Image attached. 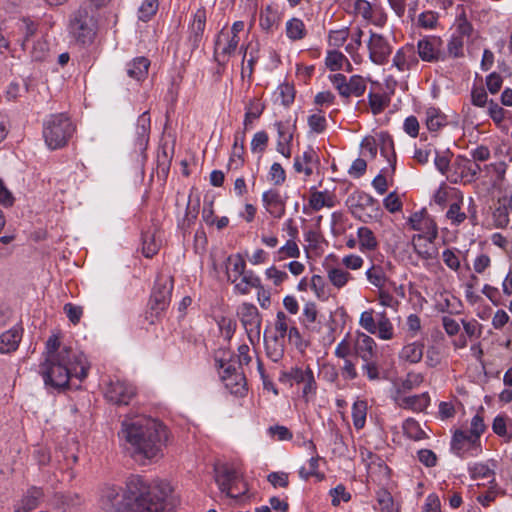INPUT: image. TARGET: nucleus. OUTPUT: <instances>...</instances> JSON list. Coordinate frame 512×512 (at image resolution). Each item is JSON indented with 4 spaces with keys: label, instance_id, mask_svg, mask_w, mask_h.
Returning a JSON list of instances; mask_svg holds the SVG:
<instances>
[{
    "label": "nucleus",
    "instance_id": "nucleus-51",
    "mask_svg": "<svg viewBox=\"0 0 512 512\" xmlns=\"http://www.w3.org/2000/svg\"><path fill=\"white\" fill-rule=\"evenodd\" d=\"M348 63L347 57L340 51H328L325 58V65L330 71H339L343 65Z\"/></svg>",
    "mask_w": 512,
    "mask_h": 512
},
{
    "label": "nucleus",
    "instance_id": "nucleus-32",
    "mask_svg": "<svg viewBox=\"0 0 512 512\" xmlns=\"http://www.w3.org/2000/svg\"><path fill=\"white\" fill-rule=\"evenodd\" d=\"M22 339V329L13 327L0 335V353H11L17 350Z\"/></svg>",
    "mask_w": 512,
    "mask_h": 512
},
{
    "label": "nucleus",
    "instance_id": "nucleus-25",
    "mask_svg": "<svg viewBox=\"0 0 512 512\" xmlns=\"http://www.w3.org/2000/svg\"><path fill=\"white\" fill-rule=\"evenodd\" d=\"M318 155L313 147L308 146L307 149L298 155L294 159L293 167L297 173H304L305 176L309 177L313 173L312 165L318 163Z\"/></svg>",
    "mask_w": 512,
    "mask_h": 512
},
{
    "label": "nucleus",
    "instance_id": "nucleus-47",
    "mask_svg": "<svg viewBox=\"0 0 512 512\" xmlns=\"http://www.w3.org/2000/svg\"><path fill=\"white\" fill-rule=\"evenodd\" d=\"M403 432L411 440L419 441L427 437L420 424L413 418H408L403 423Z\"/></svg>",
    "mask_w": 512,
    "mask_h": 512
},
{
    "label": "nucleus",
    "instance_id": "nucleus-64",
    "mask_svg": "<svg viewBox=\"0 0 512 512\" xmlns=\"http://www.w3.org/2000/svg\"><path fill=\"white\" fill-rule=\"evenodd\" d=\"M267 433L269 436L278 441H288L293 438V433L283 425L270 426L267 429Z\"/></svg>",
    "mask_w": 512,
    "mask_h": 512
},
{
    "label": "nucleus",
    "instance_id": "nucleus-22",
    "mask_svg": "<svg viewBox=\"0 0 512 512\" xmlns=\"http://www.w3.org/2000/svg\"><path fill=\"white\" fill-rule=\"evenodd\" d=\"M354 352L362 361L378 358L377 344L375 340L371 336L362 332L357 334L354 344Z\"/></svg>",
    "mask_w": 512,
    "mask_h": 512
},
{
    "label": "nucleus",
    "instance_id": "nucleus-26",
    "mask_svg": "<svg viewBox=\"0 0 512 512\" xmlns=\"http://www.w3.org/2000/svg\"><path fill=\"white\" fill-rule=\"evenodd\" d=\"M231 283L234 285V292L240 295L249 294L253 288L263 290L260 278L252 270H248L236 282Z\"/></svg>",
    "mask_w": 512,
    "mask_h": 512
},
{
    "label": "nucleus",
    "instance_id": "nucleus-48",
    "mask_svg": "<svg viewBox=\"0 0 512 512\" xmlns=\"http://www.w3.org/2000/svg\"><path fill=\"white\" fill-rule=\"evenodd\" d=\"M160 244L156 241L155 234L147 231L142 234V252L146 258L153 257L159 250Z\"/></svg>",
    "mask_w": 512,
    "mask_h": 512
},
{
    "label": "nucleus",
    "instance_id": "nucleus-1",
    "mask_svg": "<svg viewBox=\"0 0 512 512\" xmlns=\"http://www.w3.org/2000/svg\"><path fill=\"white\" fill-rule=\"evenodd\" d=\"M42 358L38 372L48 388L62 390L68 387L71 378L81 382L88 376L90 364L84 353L61 345L56 334L47 339Z\"/></svg>",
    "mask_w": 512,
    "mask_h": 512
},
{
    "label": "nucleus",
    "instance_id": "nucleus-34",
    "mask_svg": "<svg viewBox=\"0 0 512 512\" xmlns=\"http://www.w3.org/2000/svg\"><path fill=\"white\" fill-rule=\"evenodd\" d=\"M150 116L148 112L142 113L138 119L136 124V145L139 150L143 151L146 149L148 141H149V133H150Z\"/></svg>",
    "mask_w": 512,
    "mask_h": 512
},
{
    "label": "nucleus",
    "instance_id": "nucleus-33",
    "mask_svg": "<svg viewBox=\"0 0 512 512\" xmlns=\"http://www.w3.org/2000/svg\"><path fill=\"white\" fill-rule=\"evenodd\" d=\"M301 323L304 327L312 332H318L320 330V321L318 320V309L314 302H307L302 311L300 317Z\"/></svg>",
    "mask_w": 512,
    "mask_h": 512
},
{
    "label": "nucleus",
    "instance_id": "nucleus-43",
    "mask_svg": "<svg viewBox=\"0 0 512 512\" xmlns=\"http://www.w3.org/2000/svg\"><path fill=\"white\" fill-rule=\"evenodd\" d=\"M307 29L304 22L299 18H291L286 22V36L291 41H299L306 37Z\"/></svg>",
    "mask_w": 512,
    "mask_h": 512
},
{
    "label": "nucleus",
    "instance_id": "nucleus-4",
    "mask_svg": "<svg viewBox=\"0 0 512 512\" xmlns=\"http://www.w3.org/2000/svg\"><path fill=\"white\" fill-rule=\"evenodd\" d=\"M75 130L74 123L66 113L51 114L43 121V138L51 150L65 147Z\"/></svg>",
    "mask_w": 512,
    "mask_h": 512
},
{
    "label": "nucleus",
    "instance_id": "nucleus-23",
    "mask_svg": "<svg viewBox=\"0 0 512 512\" xmlns=\"http://www.w3.org/2000/svg\"><path fill=\"white\" fill-rule=\"evenodd\" d=\"M222 377L226 387L232 394L243 396L246 393L245 377L242 373H237L236 368L232 364L224 368Z\"/></svg>",
    "mask_w": 512,
    "mask_h": 512
},
{
    "label": "nucleus",
    "instance_id": "nucleus-21",
    "mask_svg": "<svg viewBox=\"0 0 512 512\" xmlns=\"http://www.w3.org/2000/svg\"><path fill=\"white\" fill-rule=\"evenodd\" d=\"M419 64V57L413 45H405L395 53L393 57V66L400 72H406L416 69Z\"/></svg>",
    "mask_w": 512,
    "mask_h": 512
},
{
    "label": "nucleus",
    "instance_id": "nucleus-27",
    "mask_svg": "<svg viewBox=\"0 0 512 512\" xmlns=\"http://www.w3.org/2000/svg\"><path fill=\"white\" fill-rule=\"evenodd\" d=\"M150 61L146 57H136L126 64V72L129 78L141 82L148 76Z\"/></svg>",
    "mask_w": 512,
    "mask_h": 512
},
{
    "label": "nucleus",
    "instance_id": "nucleus-53",
    "mask_svg": "<svg viewBox=\"0 0 512 512\" xmlns=\"http://www.w3.org/2000/svg\"><path fill=\"white\" fill-rule=\"evenodd\" d=\"M158 0H144L138 9V19L147 22L154 16L158 10Z\"/></svg>",
    "mask_w": 512,
    "mask_h": 512
},
{
    "label": "nucleus",
    "instance_id": "nucleus-62",
    "mask_svg": "<svg viewBox=\"0 0 512 512\" xmlns=\"http://www.w3.org/2000/svg\"><path fill=\"white\" fill-rule=\"evenodd\" d=\"M446 217L451 221V224L459 226L465 221L467 215L461 211L460 203L454 202L449 206Z\"/></svg>",
    "mask_w": 512,
    "mask_h": 512
},
{
    "label": "nucleus",
    "instance_id": "nucleus-28",
    "mask_svg": "<svg viewBox=\"0 0 512 512\" xmlns=\"http://www.w3.org/2000/svg\"><path fill=\"white\" fill-rule=\"evenodd\" d=\"M456 164L465 183L475 181L482 170L477 162L464 156H458L456 158Z\"/></svg>",
    "mask_w": 512,
    "mask_h": 512
},
{
    "label": "nucleus",
    "instance_id": "nucleus-5",
    "mask_svg": "<svg viewBox=\"0 0 512 512\" xmlns=\"http://www.w3.org/2000/svg\"><path fill=\"white\" fill-rule=\"evenodd\" d=\"M214 479L221 493L235 502L243 501L248 492V485L238 471L227 464L214 468Z\"/></svg>",
    "mask_w": 512,
    "mask_h": 512
},
{
    "label": "nucleus",
    "instance_id": "nucleus-16",
    "mask_svg": "<svg viewBox=\"0 0 512 512\" xmlns=\"http://www.w3.org/2000/svg\"><path fill=\"white\" fill-rule=\"evenodd\" d=\"M408 223L413 230L420 232L418 235H422L429 243H432L438 236L437 225L425 209L413 213L409 217Z\"/></svg>",
    "mask_w": 512,
    "mask_h": 512
},
{
    "label": "nucleus",
    "instance_id": "nucleus-52",
    "mask_svg": "<svg viewBox=\"0 0 512 512\" xmlns=\"http://www.w3.org/2000/svg\"><path fill=\"white\" fill-rule=\"evenodd\" d=\"M328 279L336 288L340 289L352 279V276L342 268H332L328 270Z\"/></svg>",
    "mask_w": 512,
    "mask_h": 512
},
{
    "label": "nucleus",
    "instance_id": "nucleus-12",
    "mask_svg": "<svg viewBox=\"0 0 512 512\" xmlns=\"http://www.w3.org/2000/svg\"><path fill=\"white\" fill-rule=\"evenodd\" d=\"M173 290V278L158 277L149 300V306L156 315L160 314L170 304Z\"/></svg>",
    "mask_w": 512,
    "mask_h": 512
},
{
    "label": "nucleus",
    "instance_id": "nucleus-37",
    "mask_svg": "<svg viewBox=\"0 0 512 512\" xmlns=\"http://www.w3.org/2000/svg\"><path fill=\"white\" fill-rule=\"evenodd\" d=\"M500 205L495 208L492 214L494 225L497 228H506L510 222L509 219V207L512 208V195L508 197H504L499 201Z\"/></svg>",
    "mask_w": 512,
    "mask_h": 512
},
{
    "label": "nucleus",
    "instance_id": "nucleus-38",
    "mask_svg": "<svg viewBox=\"0 0 512 512\" xmlns=\"http://www.w3.org/2000/svg\"><path fill=\"white\" fill-rule=\"evenodd\" d=\"M424 352V344L420 342H413L405 345L400 353L399 358L402 361L410 364H416L421 361Z\"/></svg>",
    "mask_w": 512,
    "mask_h": 512
},
{
    "label": "nucleus",
    "instance_id": "nucleus-35",
    "mask_svg": "<svg viewBox=\"0 0 512 512\" xmlns=\"http://www.w3.org/2000/svg\"><path fill=\"white\" fill-rule=\"evenodd\" d=\"M496 461L491 460L487 463H475L469 467V474L472 479H490V483H495Z\"/></svg>",
    "mask_w": 512,
    "mask_h": 512
},
{
    "label": "nucleus",
    "instance_id": "nucleus-8",
    "mask_svg": "<svg viewBox=\"0 0 512 512\" xmlns=\"http://www.w3.org/2000/svg\"><path fill=\"white\" fill-rule=\"evenodd\" d=\"M359 325L382 340H391L394 337L393 324L385 311L378 313L376 318L373 309L363 311L359 318Z\"/></svg>",
    "mask_w": 512,
    "mask_h": 512
},
{
    "label": "nucleus",
    "instance_id": "nucleus-2",
    "mask_svg": "<svg viewBox=\"0 0 512 512\" xmlns=\"http://www.w3.org/2000/svg\"><path fill=\"white\" fill-rule=\"evenodd\" d=\"M118 437L123 448L134 459H153L160 455L168 435L160 421L135 416L122 421Z\"/></svg>",
    "mask_w": 512,
    "mask_h": 512
},
{
    "label": "nucleus",
    "instance_id": "nucleus-11",
    "mask_svg": "<svg viewBox=\"0 0 512 512\" xmlns=\"http://www.w3.org/2000/svg\"><path fill=\"white\" fill-rule=\"evenodd\" d=\"M418 57L429 63L444 62V42L440 36L426 35L417 42Z\"/></svg>",
    "mask_w": 512,
    "mask_h": 512
},
{
    "label": "nucleus",
    "instance_id": "nucleus-18",
    "mask_svg": "<svg viewBox=\"0 0 512 512\" xmlns=\"http://www.w3.org/2000/svg\"><path fill=\"white\" fill-rule=\"evenodd\" d=\"M369 58L377 65H383L388 61L392 52L388 40L381 34L370 32L368 41Z\"/></svg>",
    "mask_w": 512,
    "mask_h": 512
},
{
    "label": "nucleus",
    "instance_id": "nucleus-40",
    "mask_svg": "<svg viewBox=\"0 0 512 512\" xmlns=\"http://www.w3.org/2000/svg\"><path fill=\"white\" fill-rule=\"evenodd\" d=\"M368 104L373 115L381 114L390 104V95L383 92H372L368 93Z\"/></svg>",
    "mask_w": 512,
    "mask_h": 512
},
{
    "label": "nucleus",
    "instance_id": "nucleus-13",
    "mask_svg": "<svg viewBox=\"0 0 512 512\" xmlns=\"http://www.w3.org/2000/svg\"><path fill=\"white\" fill-rule=\"evenodd\" d=\"M451 450L459 457L476 456L481 452V441L466 430H456L452 436Z\"/></svg>",
    "mask_w": 512,
    "mask_h": 512
},
{
    "label": "nucleus",
    "instance_id": "nucleus-54",
    "mask_svg": "<svg viewBox=\"0 0 512 512\" xmlns=\"http://www.w3.org/2000/svg\"><path fill=\"white\" fill-rule=\"evenodd\" d=\"M377 506L375 507L380 512H394L393 498L385 489H380L376 493Z\"/></svg>",
    "mask_w": 512,
    "mask_h": 512
},
{
    "label": "nucleus",
    "instance_id": "nucleus-9",
    "mask_svg": "<svg viewBox=\"0 0 512 512\" xmlns=\"http://www.w3.org/2000/svg\"><path fill=\"white\" fill-rule=\"evenodd\" d=\"M328 79L346 103L351 97L363 96L367 88L366 80L360 75L347 78L344 74L336 73L329 75Z\"/></svg>",
    "mask_w": 512,
    "mask_h": 512
},
{
    "label": "nucleus",
    "instance_id": "nucleus-36",
    "mask_svg": "<svg viewBox=\"0 0 512 512\" xmlns=\"http://www.w3.org/2000/svg\"><path fill=\"white\" fill-rule=\"evenodd\" d=\"M280 22V13L278 9L272 5H267L260 11L259 25L260 27L269 32L278 26Z\"/></svg>",
    "mask_w": 512,
    "mask_h": 512
},
{
    "label": "nucleus",
    "instance_id": "nucleus-6",
    "mask_svg": "<svg viewBox=\"0 0 512 512\" xmlns=\"http://www.w3.org/2000/svg\"><path fill=\"white\" fill-rule=\"evenodd\" d=\"M69 32L80 42L86 43L93 39L96 19L92 7L81 5L74 11L69 20Z\"/></svg>",
    "mask_w": 512,
    "mask_h": 512
},
{
    "label": "nucleus",
    "instance_id": "nucleus-30",
    "mask_svg": "<svg viewBox=\"0 0 512 512\" xmlns=\"http://www.w3.org/2000/svg\"><path fill=\"white\" fill-rule=\"evenodd\" d=\"M396 401L397 404L404 409H409L414 412H421L424 411L429 406L430 397L428 393L425 392L418 395L396 398Z\"/></svg>",
    "mask_w": 512,
    "mask_h": 512
},
{
    "label": "nucleus",
    "instance_id": "nucleus-58",
    "mask_svg": "<svg viewBox=\"0 0 512 512\" xmlns=\"http://www.w3.org/2000/svg\"><path fill=\"white\" fill-rule=\"evenodd\" d=\"M269 142V136L266 131H258L254 134L250 148L253 153H260L262 154L268 145Z\"/></svg>",
    "mask_w": 512,
    "mask_h": 512
},
{
    "label": "nucleus",
    "instance_id": "nucleus-50",
    "mask_svg": "<svg viewBox=\"0 0 512 512\" xmlns=\"http://www.w3.org/2000/svg\"><path fill=\"white\" fill-rule=\"evenodd\" d=\"M264 111V105L259 103L256 99L249 102L246 107L243 125L245 129H249L253 120L258 119Z\"/></svg>",
    "mask_w": 512,
    "mask_h": 512
},
{
    "label": "nucleus",
    "instance_id": "nucleus-56",
    "mask_svg": "<svg viewBox=\"0 0 512 512\" xmlns=\"http://www.w3.org/2000/svg\"><path fill=\"white\" fill-rule=\"evenodd\" d=\"M276 93L285 107H289L295 100V88L289 83H282L277 87Z\"/></svg>",
    "mask_w": 512,
    "mask_h": 512
},
{
    "label": "nucleus",
    "instance_id": "nucleus-49",
    "mask_svg": "<svg viewBox=\"0 0 512 512\" xmlns=\"http://www.w3.org/2000/svg\"><path fill=\"white\" fill-rule=\"evenodd\" d=\"M360 249L374 250L377 247V241L372 230L368 227H360L357 231Z\"/></svg>",
    "mask_w": 512,
    "mask_h": 512
},
{
    "label": "nucleus",
    "instance_id": "nucleus-31",
    "mask_svg": "<svg viewBox=\"0 0 512 512\" xmlns=\"http://www.w3.org/2000/svg\"><path fill=\"white\" fill-rule=\"evenodd\" d=\"M226 270H227V279L230 282H236L240 278V276L246 273V262L243 256L239 253L229 255L226 258Z\"/></svg>",
    "mask_w": 512,
    "mask_h": 512
},
{
    "label": "nucleus",
    "instance_id": "nucleus-61",
    "mask_svg": "<svg viewBox=\"0 0 512 512\" xmlns=\"http://www.w3.org/2000/svg\"><path fill=\"white\" fill-rule=\"evenodd\" d=\"M438 18V13L434 11L422 12L418 16V26L427 30L435 29L438 25Z\"/></svg>",
    "mask_w": 512,
    "mask_h": 512
},
{
    "label": "nucleus",
    "instance_id": "nucleus-19",
    "mask_svg": "<svg viewBox=\"0 0 512 512\" xmlns=\"http://www.w3.org/2000/svg\"><path fill=\"white\" fill-rule=\"evenodd\" d=\"M286 376L297 384H304L302 393L306 399L316 395L317 383L309 366L306 368L293 367L286 373Z\"/></svg>",
    "mask_w": 512,
    "mask_h": 512
},
{
    "label": "nucleus",
    "instance_id": "nucleus-3",
    "mask_svg": "<svg viewBox=\"0 0 512 512\" xmlns=\"http://www.w3.org/2000/svg\"><path fill=\"white\" fill-rule=\"evenodd\" d=\"M172 487L165 480L147 484L139 475H131L126 482L124 497L128 512H166Z\"/></svg>",
    "mask_w": 512,
    "mask_h": 512
},
{
    "label": "nucleus",
    "instance_id": "nucleus-15",
    "mask_svg": "<svg viewBox=\"0 0 512 512\" xmlns=\"http://www.w3.org/2000/svg\"><path fill=\"white\" fill-rule=\"evenodd\" d=\"M237 315L243 325L248 337L260 336L262 317L258 311V308L251 303H242L238 310Z\"/></svg>",
    "mask_w": 512,
    "mask_h": 512
},
{
    "label": "nucleus",
    "instance_id": "nucleus-45",
    "mask_svg": "<svg viewBox=\"0 0 512 512\" xmlns=\"http://www.w3.org/2000/svg\"><path fill=\"white\" fill-rule=\"evenodd\" d=\"M432 243H429L426 238L422 235H415L412 239V245L414 251L425 260L434 258V249L431 247Z\"/></svg>",
    "mask_w": 512,
    "mask_h": 512
},
{
    "label": "nucleus",
    "instance_id": "nucleus-57",
    "mask_svg": "<svg viewBox=\"0 0 512 512\" xmlns=\"http://www.w3.org/2000/svg\"><path fill=\"white\" fill-rule=\"evenodd\" d=\"M245 148L241 146L232 147L231 154L228 160L227 168L229 170H238L244 166L245 163Z\"/></svg>",
    "mask_w": 512,
    "mask_h": 512
},
{
    "label": "nucleus",
    "instance_id": "nucleus-17",
    "mask_svg": "<svg viewBox=\"0 0 512 512\" xmlns=\"http://www.w3.org/2000/svg\"><path fill=\"white\" fill-rule=\"evenodd\" d=\"M239 44V36L230 35L229 31L224 28L218 33L215 46H214V60L219 66L224 67L226 65L225 60H221L220 56H231L236 51Z\"/></svg>",
    "mask_w": 512,
    "mask_h": 512
},
{
    "label": "nucleus",
    "instance_id": "nucleus-41",
    "mask_svg": "<svg viewBox=\"0 0 512 512\" xmlns=\"http://www.w3.org/2000/svg\"><path fill=\"white\" fill-rule=\"evenodd\" d=\"M43 497L44 492L42 488L35 486L29 488L21 501L23 511L30 512L37 508L43 500Z\"/></svg>",
    "mask_w": 512,
    "mask_h": 512
},
{
    "label": "nucleus",
    "instance_id": "nucleus-59",
    "mask_svg": "<svg viewBox=\"0 0 512 512\" xmlns=\"http://www.w3.org/2000/svg\"><path fill=\"white\" fill-rule=\"evenodd\" d=\"M289 322L290 319L287 317V315L282 311H278L275 321V330L277 335L274 337H278L279 340L284 341L285 337L287 336V332L290 329Z\"/></svg>",
    "mask_w": 512,
    "mask_h": 512
},
{
    "label": "nucleus",
    "instance_id": "nucleus-14",
    "mask_svg": "<svg viewBox=\"0 0 512 512\" xmlns=\"http://www.w3.org/2000/svg\"><path fill=\"white\" fill-rule=\"evenodd\" d=\"M99 507L101 512H128L127 501L115 485H105L101 489Z\"/></svg>",
    "mask_w": 512,
    "mask_h": 512
},
{
    "label": "nucleus",
    "instance_id": "nucleus-44",
    "mask_svg": "<svg viewBox=\"0 0 512 512\" xmlns=\"http://www.w3.org/2000/svg\"><path fill=\"white\" fill-rule=\"evenodd\" d=\"M445 61L450 58H459L464 55V39L461 35L452 34L447 43V48L444 49Z\"/></svg>",
    "mask_w": 512,
    "mask_h": 512
},
{
    "label": "nucleus",
    "instance_id": "nucleus-42",
    "mask_svg": "<svg viewBox=\"0 0 512 512\" xmlns=\"http://www.w3.org/2000/svg\"><path fill=\"white\" fill-rule=\"evenodd\" d=\"M379 146L381 154L387 159L394 171L396 165V154L392 137L388 133H381L379 135Z\"/></svg>",
    "mask_w": 512,
    "mask_h": 512
},
{
    "label": "nucleus",
    "instance_id": "nucleus-60",
    "mask_svg": "<svg viewBox=\"0 0 512 512\" xmlns=\"http://www.w3.org/2000/svg\"><path fill=\"white\" fill-rule=\"evenodd\" d=\"M49 53V45L46 40L38 39L33 43L30 51L31 58L35 61H43Z\"/></svg>",
    "mask_w": 512,
    "mask_h": 512
},
{
    "label": "nucleus",
    "instance_id": "nucleus-20",
    "mask_svg": "<svg viewBox=\"0 0 512 512\" xmlns=\"http://www.w3.org/2000/svg\"><path fill=\"white\" fill-rule=\"evenodd\" d=\"M206 20L207 15L205 8H198L193 15L191 24L189 25V35L187 38V44L192 52L200 46L206 27Z\"/></svg>",
    "mask_w": 512,
    "mask_h": 512
},
{
    "label": "nucleus",
    "instance_id": "nucleus-7",
    "mask_svg": "<svg viewBox=\"0 0 512 512\" xmlns=\"http://www.w3.org/2000/svg\"><path fill=\"white\" fill-rule=\"evenodd\" d=\"M347 203L353 217L364 223L377 219L381 214L378 201L370 194L362 191L350 195Z\"/></svg>",
    "mask_w": 512,
    "mask_h": 512
},
{
    "label": "nucleus",
    "instance_id": "nucleus-24",
    "mask_svg": "<svg viewBox=\"0 0 512 512\" xmlns=\"http://www.w3.org/2000/svg\"><path fill=\"white\" fill-rule=\"evenodd\" d=\"M262 202L266 211L274 218H281L285 214V201L279 191L269 189L262 195Z\"/></svg>",
    "mask_w": 512,
    "mask_h": 512
},
{
    "label": "nucleus",
    "instance_id": "nucleus-46",
    "mask_svg": "<svg viewBox=\"0 0 512 512\" xmlns=\"http://www.w3.org/2000/svg\"><path fill=\"white\" fill-rule=\"evenodd\" d=\"M367 402L365 400H356L352 405L353 425L357 430L362 429L366 423Z\"/></svg>",
    "mask_w": 512,
    "mask_h": 512
},
{
    "label": "nucleus",
    "instance_id": "nucleus-10",
    "mask_svg": "<svg viewBox=\"0 0 512 512\" xmlns=\"http://www.w3.org/2000/svg\"><path fill=\"white\" fill-rule=\"evenodd\" d=\"M136 396V388L129 382L121 379L110 380L105 388V399L116 406H127Z\"/></svg>",
    "mask_w": 512,
    "mask_h": 512
},
{
    "label": "nucleus",
    "instance_id": "nucleus-29",
    "mask_svg": "<svg viewBox=\"0 0 512 512\" xmlns=\"http://www.w3.org/2000/svg\"><path fill=\"white\" fill-rule=\"evenodd\" d=\"M336 205V197L333 193L325 191H316L311 188L309 197V206L313 211H319L324 207L332 208Z\"/></svg>",
    "mask_w": 512,
    "mask_h": 512
},
{
    "label": "nucleus",
    "instance_id": "nucleus-39",
    "mask_svg": "<svg viewBox=\"0 0 512 512\" xmlns=\"http://www.w3.org/2000/svg\"><path fill=\"white\" fill-rule=\"evenodd\" d=\"M425 123L429 131L436 132L446 125L447 119L438 108L429 107L425 112Z\"/></svg>",
    "mask_w": 512,
    "mask_h": 512
},
{
    "label": "nucleus",
    "instance_id": "nucleus-63",
    "mask_svg": "<svg viewBox=\"0 0 512 512\" xmlns=\"http://www.w3.org/2000/svg\"><path fill=\"white\" fill-rule=\"evenodd\" d=\"M507 420L508 417L506 415H497L493 420L492 430L496 435L504 437L507 441H510L511 434H508L507 431Z\"/></svg>",
    "mask_w": 512,
    "mask_h": 512
},
{
    "label": "nucleus",
    "instance_id": "nucleus-55",
    "mask_svg": "<svg viewBox=\"0 0 512 512\" xmlns=\"http://www.w3.org/2000/svg\"><path fill=\"white\" fill-rule=\"evenodd\" d=\"M283 346L284 341L278 339V337H273L271 340H266V350L268 357L277 362L283 357Z\"/></svg>",
    "mask_w": 512,
    "mask_h": 512
}]
</instances>
